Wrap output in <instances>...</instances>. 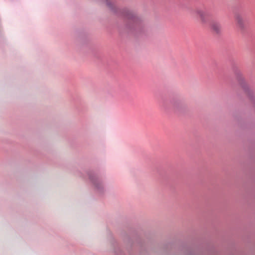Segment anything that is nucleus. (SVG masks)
Returning a JSON list of instances; mask_svg holds the SVG:
<instances>
[{"mask_svg":"<svg viewBox=\"0 0 255 255\" xmlns=\"http://www.w3.org/2000/svg\"><path fill=\"white\" fill-rule=\"evenodd\" d=\"M87 175L89 181L94 191L98 194H104L107 190L105 179L93 171H89Z\"/></svg>","mask_w":255,"mask_h":255,"instance_id":"f257e3e1","label":"nucleus"},{"mask_svg":"<svg viewBox=\"0 0 255 255\" xmlns=\"http://www.w3.org/2000/svg\"><path fill=\"white\" fill-rule=\"evenodd\" d=\"M125 15L127 19L130 20L135 24H138L141 22L140 17L137 15L135 12L132 10L126 9Z\"/></svg>","mask_w":255,"mask_h":255,"instance_id":"f03ea898","label":"nucleus"},{"mask_svg":"<svg viewBox=\"0 0 255 255\" xmlns=\"http://www.w3.org/2000/svg\"><path fill=\"white\" fill-rule=\"evenodd\" d=\"M196 13L199 16L202 22L205 23L207 21V18L209 16V13L207 10L202 9H197Z\"/></svg>","mask_w":255,"mask_h":255,"instance_id":"7ed1b4c3","label":"nucleus"},{"mask_svg":"<svg viewBox=\"0 0 255 255\" xmlns=\"http://www.w3.org/2000/svg\"><path fill=\"white\" fill-rule=\"evenodd\" d=\"M212 29L217 34H219L221 32L222 26L220 23L213 21L211 24Z\"/></svg>","mask_w":255,"mask_h":255,"instance_id":"20e7f679","label":"nucleus"},{"mask_svg":"<svg viewBox=\"0 0 255 255\" xmlns=\"http://www.w3.org/2000/svg\"><path fill=\"white\" fill-rule=\"evenodd\" d=\"M236 19L239 25L243 28L244 27V20L242 16L240 14H237L236 15Z\"/></svg>","mask_w":255,"mask_h":255,"instance_id":"39448f33","label":"nucleus"},{"mask_svg":"<svg viewBox=\"0 0 255 255\" xmlns=\"http://www.w3.org/2000/svg\"><path fill=\"white\" fill-rule=\"evenodd\" d=\"M107 4L109 7H110L111 8H113V4L111 2L107 1Z\"/></svg>","mask_w":255,"mask_h":255,"instance_id":"423d86ee","label":"nucleus"}]
</instances>
